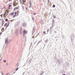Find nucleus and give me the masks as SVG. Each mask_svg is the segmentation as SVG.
<instances>
[{
  "mask_svg": "<svg viewBox=\"0 0 75 75\" xmlns=\"http://www.w3.org/2000/svg\"><path fill=\"white\" fill-rule=\"evenodd\" d=\"M9 12V10L8 9L6 10L4 13V15L5 16H8V12Z\"/></svg>",
  "mask_w": 75,
  "mask_h": 75,
  "instance_id": "obj_1",
  "label": "nucleus"
},
{
  "mask_svg": "<svg viewBox=\"0 0 75 75\" xmlns=\"http://www.w3.org/2000/svg\"><path fill=\"white\" fill-rule=\"evenodd\" d=\"M18 3V1H16L15 2L13 3V5L14 6H16L18 4L17 3Z\"/></svg>",
  "mask_w": 75,
  "mask_h": 75,
  "instance_id": "obj_2",
  "label": "nucleus"
},
{
  "mask_svg": "<svg viewBox=\"0 0 75 75\" xmlns=\"http://www.w3.org/2000/svg\"><path fill=\"white\" fill-rule=\"evenodd\" d=\"M16 14H17V12H15L14 13V14L13 16V18H14L15 17H16V16H17V15H16Z\"/></svg>",
  "mask_w": 75,
  "mask_h": 75,
  "instance_id": "obj_3",
  "label": "nucleus"
},
{
  "mask_svg": "<svg viewBox=\"0 0 75 75\" xmlns=\"http://www.w3.org/2000/svg\"><path fill=\"white\" fill-rule=\"evenodd\" d=\"M27 31L25 30H24L23 31V33L24 34H27Z\"/></svg>",
  "mask_w": 75,
  "mask_h": 75,
  "instance_id": "obj_4",
  "label": "nucleus"
},
{
  "mask_svg": "<svg viewBox=\"0 0 75 75\" xmlns=\"http://www.w3.org/2000/svg\"><path fill=\"white\" fill-rule=\"evenodd\" d=\"M4 25V27H7L8 26V24L6 23Z\"/></svg>",
  "mask_w": 75,
  "mask_h": 75,
  "instance_id": "obj_5",
  "label": "nucleus"
},
{
  "mask_svg": "<svg viewBox=\"0 0 75 75\" xmlns=\"http://www.w3.org/2000/svg\"><path fill=\"white\" fill-rule=\"evenodd\" d=\"M14 12H12L10 13V16H13L14 15Z\"/></svg>",
  "mask_w": 75,
  "mask_h": 75,
  "instance_id": "obj_6",
  "label": "nucleus"
},
{
  "mask_svg": "<svg viewBox=\"0 0 75 75\" xmlns=\"http://www.w3.org/2000/svg\"><path fill=\"white\" fill-rule=\"evenodd\" d=\"M1 31L2 32H4V28H2Z\"/></svg>",
  "mask_w": 75,
  "mask_h": 75,
  "instance_id": "obj_7",
  "label": "nucleus"
},
{
  "mask_svg": "<svg viewBox=\"0 0 75 75\" xmlns=\"http://www.w3.org/2000/svg\"><path fill=\"white\" fill-rule=\"evenodd\" d=\"M16 9H18V7H15V8H14V11H15V10H16Z\"/></svg>",
  "mask_w": 75,
  "mask_h": 75,
  "instance_id": "obj_8",
  "label": "nucleus"
},
{
  "mask_svg": "<svg viewBox=\"0 0 75 75\" xmlns=\"http://www.w3.org/2000/svg\"><path fill=\"white\" fill-rule=\"evenodd\" d=\"M22 30H20V34H22Z\"/></svg>",
  "mask_w": 75,
  "mask_h": 75,
  "instance_id": "obj_9",
  "label": "nucleus"
},
{
  "mask_svg": "<svg viewBox=\"0 0 75 75\" xmlns=\"http://www.w3.org/2000/svg\"><path fill=\"white\" fill-rule=\"evenodd\" d=\"M26 1V0H22L23 3H25Z\"/></svg>",
  "mask_w": 75,
  "mask_h": 75,
  "instance_id": "obj_10",
  "label": "nucleus"
},
{
  "mask_svg": "<svg viewBox=\"0 0 75 75\" xmlns=\"http://www.w3.org/2000/svg\"><path fill=\"white\" fill-rule=\"evenodd\" d=\"M43 34H44V35H45V34H46V33H45V31L43 32Z\"/></svg>",
  "mask_w": 75,
  "mask_h": 75,
  "instance_id": "obj_11",
  "label": "nucleus"
},
{
  "mask_svg": "<svg viewBox=\"0 0 75 75\" xmlns=\"http://www.w3.org/2000/svg\"><path fill=\"white\" fill-rule=\"evenodd\" d=\"M8 21V19H7V18H6L5 19V21Z\"/></svg>",
  "mask_w": 75,
  "mask_h": 75,
  "instance_id": "obj_12",
  "label": "nucleus"
},
{
  "mask_svg": "<svg viewBox=\"0 0 75 75\" xmlns=\"http://www.w3.org/2000/svg\"><path fill=\"white\" fill-rule=\"evenodd\" d=\"M1 17L2 18L3 17V14L0 15Z\"/></svg>",
  "mask_w": 75,
  "mask_h": 75,
  "instance_id": "obj_13",
  "label": "nucleus"
},
{
  "mask_svg": "<svg viewBox=\"0 0 75 75\" xmlns=\"http://www.w3.org/2000/svg\"><path fill=\"white\" fill-rule=\"evenodd\" d=\"M52 7L53 8L55 7V5H53Z\"/></svg>",
  "mask_w": 75,
  "mask_h": 75,
  "instance_id": "obj_14",
  "label": "nucleus"
},
{
  "mask_svg": "<svg viewBox=\"0 0 75 75\" xmlns=\"http://www.w3.org/2000/svg\"><path fill=\"white\" fill-rule=\"evenodd\" d=\"M18 69V68H17L15 70L16 71H17Z\"/></svg>",
  "mask_w": 75,
  "mask_h": 75,
  "instance_id": "obj_15",
  "label": "nucleus"
},
{
  "mask_svg": "<svg viewBox=\"0 0 75 75\" xmlns=\"http://www.w3.org/2000/svg\"><path fill=\"white\" fill-rule=\"evenodd\" d=\"M1 34H2V32H1L0 33V36H1Z\"/></svg>",
  "mask_w": 75,
  "mask_h": 75,
  "instance_id": "obj_16",
  "label": "nucleus"
},
{
  "mask_svg": "<svg viewBox=\"0 0 75 75\" xmlns=\"http://www.w3.org/2000/svg\"><path fill=\"white\" fill-rule=\"evenodd\" d=\"M18 13H19V12L18 11H17V13L18 14V15H17L18 16Z\"/></svg>",
  "mask_w": 75,
  "mask_h": 75,
  "instance_id": "obj_17",
  "label": "nucleus"
},
{
  "mask_svg": "<svg viewBox=\"0 0 75 75\" xmlns=\"http://www.w3.org/2000/svg\"><path fill=\"white\" fill-rule=\"evenodd\" d=\"M53 18H56V17L55 16H53Z\"/></svg>",
  "mask_w": 75,
  "mask_h": 75,
  "instance_id": "obj_18",
  "label": "nucleus"
},
{
  "mask_svg": "<svg viewBox=\"0 0 75 75\" xmlns=\"http://www.w3.org/2000/svg\"><path fill=\"white\" fill-rule=\"evenodd\" d=\"M4 62H6V60H4Z\"/></svg>",
  "mask_w": 75,
  "mask_h": 75,
  "instance_id": "obj_19",
  "label": "nucleus"
},
{
  "mask_svg": "<svg viewBox=\"0 0 75 75\" xmlns=\"http://www.w3.org/2000/svg\"><path fill=\"white\" fill-rule=\"evenodd\" d=\"M11 5H9V7H11Z\"/></svg>",
  "mask_w": 75,
  "mask_h": 75,
  "instance_id": "obj_20",
  "label": "nucleus"
},
{
  "mask_svg": "<svg viewBox=\"0 0 75 75\" xmlns=\"http://www.w3.org/2000/svg\"><path fill=\"white\" fill-rule=\"evenodd\" d=\"M9 74V73H6V75H8Z\"/></svg>",
  "mask_w": 75,
  "mask_h": 75,
  "instance_id": "obj_21",
  "label": "nucleus"
},
{
  "mask_svg": "<svg viewBox=\"0 0 75 75\" xmlns=\"http://www.w3.org/2000/svg\"><path fill=\"white\" fill-rule=\"evenodd\" d=\"M32 19H33V20H34V18H32Z\"/></svg>",
  "mask_w": 75,
  "mask_h": 75,
  "instance_id": "obj_22",
  "label": "nucleus"
},
{
  "mask_svg": "<svg viewBox=\"0 0 75 75\" xmlns=\"http://www.w3.org/2000/svg\"><path fill=\"white\" fill-rule=\"evenodd\" d=\"M49 31V30H47V32H48V31Z\"/></svg>",
  "mask_w": 75,
  "mask_h": 75,
  "instance_id": "obj_23",
  "label": "nucleus"
},
{
  "mask_svg": "<svg viewBox=\"0 0 75 75\" xmlns=\"http://www.w3.org/2000/svg\"><path fill=\"white\" fill-rule=\"evenodd\" d=\"M62 75H65V74H62Z\"/></svg>",
  "mask_w": 75,
  "mask_h": 75,
  "instance_id": "obj_24",
  "label": "nucleus"
},
{
  "mask_svg": "<svg viewBox=\"0 0 75 75\" xmlns=\"http://www.w3.org/2000/svg\"><path fill=\"white\" fill-rule=\"evenodd\" d=\"M26 10H27V8H26Z\"/></svg>",
  "mask_w": 75,
  "mask_h": 75,
  "instance_id": "obj_25",
  "label": "nucleus"
},
{
  "mask_svg": "<svg viewBox=\"0 0 75 75\" xmlns=\"http://www.w3.org/2000/svg\"><path fill=\"white\" fill-rule=\"evenodd\" d=\"M34 15H35V13H34Z\"/></svg>",
  "mask_w": 75,
  "mask_h": 75,
  "instance_id": "obj_26",
  "label": "nucleus"
},
{
  "mask_svg": "<svg viewBox=\"0 0 75 75\" xmlns=\"http://www.w3.org/2000/svg\"><path fill=\"white\" fill-rule=\"evenodd\" d=\"M11 0H9V1H11Z\"/></svg>",
  "mask_w": 75,
  "mask_h": 75,
  "instance_id": "obj_27",
  "label": "nucleus"
},
{
  "mask_svg": "<svg viewBox=\"0 0 75 75\" xmlns=\"http://www.w3.org/2000/svg\"><path fill=\"white\" fill-rule=\"evenodd\" d=\"M18 66H17V67H18Z\"/></svg>",
  "mask_w": 75,
  "mask_h": 75,
  "instance_id": "obj_28",
  "label": "nucleus"
},
{
  "mask_svg": "<svg viewBox=\"0 0 75 75\" xmlns=\"http://www.w3.org/2000/svg\"><path fill=\"white\" fill-rule=\"evenodd\" d=\"M23 4H24V3H23Z\"/></svg>",
  "mask_w": 75,
  "mask_h": 75,
  "instance_id": "obj_29",
  "label": "nucleus"
},
{
  "mask_svg": "<svg viewBox=\"0 0 75 75\" xmlns=\"http://www.w3.org/2000/svg\"><path fill=\"white\" fill-rule=\"evenodd\" d=\"M30 2H31V1H30Z\"/></svg>",
  "mask_w": 75,
  "mask_h": 75,
  "instance_id": "obj_30",
  "label": "nucleus"
},
{
  "mask_svg": "<svg viewBox=\"0 0 75 75\" xmlns=\"http://www.w3.org/2000/svg\"><path fill=\"white\" fill-rule=\"evenodd\" d=\"M11 21H12V20H11Z\"/></svg>",
  "mask_w": 75,
  "mask_h": 75,
  "instance_id": "obj_31",
  "label": "nucleus"
}]
</instances>
